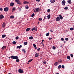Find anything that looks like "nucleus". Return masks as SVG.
Returning <instances> with one entry per match:
<instances>
[{"mask_svg": "<svg viewBox=\"0 0 74 74\" xmlns=\"http://www.w3.org/2000/svg\"><path fill=\"white\" fill-rule=\"evenodd\" d=\"M34 12H40L41 11V9H39V8H38L36 9H35L34 10Z\"/></svg>", "mask_w": 74, "mask_h": 74, "instance_id": "f257e3e1", "label": "nucleus"}, {"mask_svg": "<svg viewBox=\"0 0 74 74\" xmlns=\"http://www.w3.org/2000/svg\"><path fill=\"white\" fill-rule=\"evenodd\" d=\"M10 58L13 59H18L19 57L17 56H12Z\"/></svg>", "mask_w": 74, "mask_h": 74, "instance_id": "f03ea898", "label": "nucleus"}, {"mask_svg": "<svg viewBox=\"0 0 74 74\" xmlns=\"http://www.w3.org/2000/svg\"><path fill=\"white\" fill-rule=\"evenodd\" d=\"M15 1L16 2V3H17L18 4H19V5H21L22 4L19 0H15Z\"/></svg>", "mask_w": 74, "mask_h": 74, "instance_id": "7ed1b4c3", "label": "nucleus"}, {"mask_svg": "<svg viewBox=\"0 0 74 74\" xmlns=\"http://www.w3.org/2000/svg\"><path fill=\"white\" fill-rule=\"evenodd\" d=\"M18 71L19 73H21V74H22V73H23V70H22V69H18Z\"/></svg>", "mask_w": 74, "mask_h": 74, "instance_id": "20e7f679", "label": "nucleus"}, {"mask_svg": "<svg viewBox=\"0 0 74 74\" xmlns=\"http://www.w3.org/2000/svg\"><path fill=\"white\" fill-rule=\"evenodd\" d=\"M56 19V22H59V21H60V17H57Z\"/></svg>", "mask_w": 74, "mask_h": 74, "instance_id": "39448f33", "label": "nucleus"}, {"mask_svg": "<svg viewBox=\"0 0 74 74\" xmlns=\"http://www.w3.org/2000/svg\"><path fill=\"white\" fill-rule=\"evenodd\" d=\"M66 4V1L64 0H63L62 1V5H65Z\"/></svg>", "mask_w": 74, "mask_h": 74, "instance_id": "423d86ee", "label": "nucleus"}, {"mask_svg": "<svg viewBox=\"0 0 74 74\" xmlns=\"http://www.w3.org/2000/svg\"><path fill=\"white\" fill-rule=\"evenodd\" d=\"M4 11L7 12L8 11V7L5 8H4Z\"/></svg>", "mask_w": 74, "mask_h": 74, "instance_id": "0eeeda50", "label": "nucleus"}, {"mask_svg": "<svg viewBox=\"0 0 74 74\" xmlns=\"http://www.w3.org/2000/svg\"><path fill=\"white\" fill-rule=\"evenodd\" d=\"M3 18H4V16L3 14L0 15V19H2Z\"/></svg>", "mask_w": 74, "mask_h": 74, "instance_id": "6e6552de", "label": "nucleus"}, {"mask_svg": "<svg viewBox=\"0 0 74 74\" xmlns=\"http://www.w3.org/2000/svg\"><path fill=\"white\" fill-rule=\"evenodd\" d=\"M6 47H7L6 46H3V47H2V49H3V50H4V49H5V48H6Z\"/></svg>", "mask_w": 74, "mask_h": 74, "instance_id": "1a4fd4ad", "label": "nucleus"}, {"mask_svg": "<svg viewBox=\"0 0 74 74\" xmlns=\"http://www.w3.org/2000/svg\"><path fill=\"white\" fill-rule=\"evenodd\" d=\"M2 27H5V23H3V25H2Z\"/></svg>", "mask_w": 74, "mask_h": 74, "instance_id": "9d476101", "label": "nucleus"}, {"mask_svg": "<svg viewBox=\"0 0 74 74\" xmlns=\"http://www.w3.org/2000/svg\"><path fill=\"white\" fill-rule=\"evenodd\" d=\"M14 3L12 2L10 3V6H14Z\"/></svg>", "mask_w": 74, "mask_h": 74, "instance_id": "9b49d317", "label": "nucleus"}, {"mask_svg": "<svg viewBox=\"0 0 74 74\" xmlns=\"http://www.w3.org/2000/svg\"><path fill=\"white\" fill-rule=\"evenodd\" d=\"M29 2H27V1H25L23 2L24 4H29Z\"/></svg>", "mask_w": 74, "mask_h": 74, "instance_id": "f8f14e48", "label": "nucleus"}, {"mask_svg": "<svg viewBox=\"0 0 74 74\" xmlns=\"http://www.w3.org/2000/svg\"><path fill=\"white\" fill-rule=\"evenodd\" d=\"M55 1V0H51L50 2L51 3H53Z\"/></svg>", "mask_w": 74, "mask_h": 74, "instance_id": "ddd939ff", "label": "nucleus"}, {"mask_svg": "<svg viewBox=\"0 0 74 74\" xmlns=\"http://www.w3.org/2000/svg\"><path fill=\"white\" fill-rule=\"evenodd\" d=\"M68 1L67 2L68 3H69V4H71V0H68Z\"/></svg>", "mask_w": 74, "mask_h": 74, "instance_id": "4468645a", "label": "nucleus"}, {"mask_svg": "<svg viewBox=\"0 0 74 74\" xmlns=\"http://www.w3.org/2000/svg\"><path fill=\"white\" fill-rule=\"evenodd\" d=\"M17 49H18L19 48V49L20 48H22V45H20V46H18L16 47Z\"/></svg>", "mask_w": 74, "mask_h": 74, "instance_id": "2eb2a0df", "label": "nucleus"}, {"mask_svg": "<svg viewBox=\"0 0 74 74\" xmlns=\"http://www.w3.org/2000/svg\"><path fill=\"white\" fill-rule=\"evenodd\" d=\"M42 19L41 18H39L38 19V20L39 21H40V22H41V21H42Z\"/></svg>", "mask_w": 74, "mask_h": 74, "instance_id": "dca6fc26", "label": "nucleus"}, {"mask_svg": "<svg viewBox=\"0 0 74 74\" xmlns=\"http://www.w3.org/2000/svg\"><path fill=\"white\" fill-rule=\"evenodd\" d=\"M48 19H49L51 18V15L50 14H49L48 16H47Z\"/></svg>", "mask_w": 74, "mask_h": 74, "instance_id": "f3484780", "label": "nucleus"}, {"mask_svg": "<svg viewBox=\"0 0 74 74\" xmlns=\"http://www.w3.org/2000/svg\"><path fill=\"white\" fill-rule=\"evenodd\" d=\"M59 16L60 17V19H63V17L62 16V15H59Z\"/></svg>", "mask_w": 74, "mask_h": 74, "instance_id": "a211bd4d", "label": "nucleus"}, {"mask_svg": "<svg viewBox=\"0 0 74 74\" xmlns=\"http://www.w3.org/2000/svg\"><path fill=\"white\" fill-rule=\"evenodd\" d=\"M63 62V60H58V62L59 63H62V62Z\"/></svg>", "mask_w": 74, "mask_h": 74, "instance_id": "6ab92c4d", "label": "nucleus"}, {"mask_svg": "<svg viewBox=\"0 0 74 74\" xmlns=\"http://www.w3.org/2000/svg\"><path fill=\"white\" fill-rule=\"evenodd\" d=\"M35 57H38V53H36L35 55Z\"/></svg>", "mask_w": 74, "mask_h": 74, "instance_id": "aec40b11", "label": "nucleus"}, {"mask_svg": "<svg viewBox=\"0 0 74 74\" xmlns=\"http://www.w3.org/2000/svg\"><path fill=\"white\" fill-rule=\"evenodd\" d=\"M6 37V35H3L2 36V38H4Z\"/></svg>", "mask_w": 74, "mask_h": 74, "instance_id": "412c9836", "label": "nucleus"}, {"mask_svg": "<svg viewBox=\"0 0 74 74\" xmlns=\"http://www.w3.org/2000/svg\"><path fill=\"white\" fill-rule=\"evenodd\" d=\"M30 28H27L26 29V32H28L30 30Z\"/></svg>", "mask_w": 74, "mask_h": 74, "instance_id": "4be33fe9", "label": "nucleus"}, {"mask_svg": "<svg viewBox=\"0 0 74 74\" xmlns=\"http://www.w3.org/2000/svg\"><path fill=\"white\" fill-rule=\"evenodd\" d=\"M25 8L26 9H28L29 8V6L28 5H26L25 7Z\"/></svg>", "mask_w": 74, "mask_h": 74, "instance_id": "5701e85b", "label": "nucleus"}, {"mask_svg": "<svg viewBox=\"0 0 74 74\" xmlns=\"http://www.w3.org/2000/svg\"><path fill=\"white\" fill-rule=\"evenodd\" d=\"M16 62H17L18 63L19 62V59H16Z\"/></svg>", "mask_w": 74, "mask_h": 74, "instance_id": "b1692460", "label": "nucleus"}, {"mask_svg": "<svg viewBox=\"0 0 74 74\" xmlns=\"http://www.w3.org/2000/svg\"><path fill=\"white\" fill-rule=\"evenodd\" d=\"M43 63L44 64H46L47 63V62L45 60H43Z\"/></svg>", "mask_w": 74, "mask_h": 74, "instance_id": "393cba45", "label": "nucleus"}, {"mask_svg": "<svg viewBox=\"0 0 74 74\" xmlns=\"http://www.w3.org/2000/svg\"><path fill=\"white\" fill-rule=\"evenodd\" d=\"M58 62H55L54 63L55 66H57V65H58Z\"/></svg>", "mask_w": 74, "mask_h": 74, "instance_id": "a878e982", "label": "nucleus"}, {"mask_svg": "<svg viewBox=\"0 0 74 74\" xmlns=\"http://www.w3.org/2000/svg\"><path fill=\"white\" fill-rule=\"evenodd\" d=\"M33 61V59H30L28 61V63H30L31 62H32V61Z\"/></svg>", "mask_w": 74, "mask_h": 74, "instance_id": "bb28decb", "label": "nucleus"}, {"mask_svg": "<svg viewBox=\"0 0 74 74\" xmlns=\"http://www.w3.org/2000/svg\"><path fill=\"white\" fill-rule=\"evenodd\" d=\"M10 18L14 19V16H10Z\"/></svg>", "mask_w": 74, "mask_h": 74, "instance_id": "cd10ccee", "label": "nucleus"}, {"mask_svg": "<svg viewBox=\"0 0 74 74\" xmlns=\"http://www.w3.org/2000/svg\"><path fill=\"white\" fill-rule=\"evenodd\" d=\"M22 51L24 52V53H26V51H25V49H22Z\"/></svg>", "mask_w": 74, "mask_h": 74, "instance_id": "c85d7f7f", "label": "nucleus"}, {"mask_svg": "<svg viewBox=\"0 0 74 74\" xmlns=\"http://www.w3.org/2000/svg\"><path fill=\"white\" fill-rule=\"evenodd\" d=\"M33 38V36H31L29 37V39H30V40H32Z\"/></svg>", "mask_w": 74, "mask_h": 74, "instance_id": "c756f323", "label": "nucleus"}, {"mask_svg": "<svg viewBox=\"0 0 74 74\" xmlns=\"http://www.w3.org/2000/svg\"><path fill=\"white\" fill-rule=\"evenodd\" d=\"M49 32L46 34V36H49Z\"/></svg>", "mask_w": 74, "mask_h": 74, "instance_id": "7c9ffc66", "label": "nucleus"}, {"mask_svg": "<svg viewBox=\"0 0 74 74\" xmlns=\"http://www.w3.org/2000/svg\"><path fill=\"white\" fill-rule=\"evenodd\" d=\"M67 58L68 59H69V60H70V56H67Z\"/></svg>", "mask_w": 74, "mask_h": 74, "instance_id": "2f4dec72", "label": "nucleus"}, {"mask_svg": "<svg viewBox=\"0 0 74 74\" xmlns=\"http://www.w3.org/2000/svg\"><path fill=\"white\" fill-rule=\"evenodd\" d=\"M24 44L25 45H27V42H24Z\"/></svg>", "mask_w": 74, "mask_h": 74, "instance_id": "473e14b6", "label": "nucleus"}, {"mask_svg": "<svg viewBox=\"0 0 74 74\" xmlns=\"http://www.w3.org/2000/svg\"><path fill=\"white\" fill-rule=\"evenodd\" d=\"M35 29H36V28L34 27L32 29V31H33V30H35Z\"/></svg>", "mask_w": 74, "mask_h": 74, "instance_id": "72a5a7b5", "label": "nucleus"}, {"mask_svg": "<svg viewBox=\"0 0 74 74\" xmlns=\"http://www.w3.org/2000/svg\"><path fill=\"white\" fill-rule=\"evenodd\" d=\"M52 49H56V47L55 46H53L52 47Z\"/></svg>", "mask_w": 74, "mask_h": 74, "instance_id": "f704fd0d", "label": "nucleus"}, {"mask_svg": "<svg viewBox=\"0 0 74 74\" xmlns=\"http://www.w3.org/2000/svg\"><path fill=\"white\" fill-rule=\"evenodd\" d=\"M61 67H62V66H61V65H60L58 66V69H60L61 68Z\"/></svg>", "mask_w": 74, "mask_h": 74, "instance_id": "c9c22d12", "label": "nucleus"}, {"mask_svg": "<svg viewBox=\"0 0 74 74\" xmlns=\"http://www.w3.org/2000/svg\"><path fill=\"white\" fill-rule=\"evenodd\" d=\"M64 9L65 10H67V9H68V7H66L65 8H64Z\"/></svg>", "mask_w": 74, "mask_h": 74, "instance_id": "e433bc0d", "label": "nucleus"}, {"mask_svg": "<svg viewBox=\"0 0 74 74\" xmlns=\"http://www.w3.org/2000/svg\"><path fill=\"white\" fill-rule=\"evenodd\" d=\"M33 45L34 48H36V45L35 44H33Z\"/></svg>", "mask_w": 74, "mask_h": 74, "instance_id": "4c0bfd02", "label": "nucleus"}, {"mask_svg": "<svg viewBox=\"0 0 74 74\" xmlns=\"http://www.w3.org/2000/svg\"><path fill=\"white\" fill-rule=\"evenodd\" d=\"M12 44H16V42H15V41H13L12 42Z\"/></svg>", "mask_w": 74, "mask_h": 74, "instance_id": "58836bf2", "label": "nucleus"}, {"mask_svg": "<svg viewBox=\"0 0 74 74\" xmlns=\"http://www.w3.org/2000/svg\"><path fill=\"white\" fill-rule=\"evenodd\" d=\"M31 16H32V17H33V16H34V13L32 14Z\"/></svg>", "mask_w": 74, "mask_h": 74, "instance_id": "ea45409f", "label": "nucleus"}, {"mask_svg": "<svg viewBox=\"0 0 74 74\" xmlns=\"http://www.w3.org/2000/svg\"><path fill=\"white\" fill-rule=\"evenodd\" d=\"M19 39V37L18 36H16V40H18V39Z\"/></svg>", "mask_w": 74, "mask_h": 74, "instance_id": "a19ab883", "label": "nucleus"}, {"mask_svg": "<svg viewBox=\"0 0 74 74\" xmlns=\"http://www.w3.org/2000/svg\"><path fill=\"white\" fill-rule=\"evenodd\" d=\"M65 40H66V41H68L69 40V38H65Z\"/></svg>", "mask_w": 74, "mask_h": 74, "instance_id": "79ce46f5", "label": "nucleus"}, {"mask_svg": "<svg viewBox=\"0 0 74 74\" xmlns=\"http://www.w3.org/2000/svg\"><path fill=\"white\" fill-rule=\"evenodd\" d=\"M61 67L62 69H64V65H62Z\"/></svg>", "mask_w": 74, "mask_h": 74, "instance_id": "37998d69", "label": "nucleus"}, {"mask_svg": "<svg viewBox=\"0 0 74 74\" xmlns=\"http://www.w3.org/2000/svg\"><path fill=\"white\" fill-rule=\"evenodd\" d=\"M14 10H15V8H12V11H14Z\"/></svg>", "mask_w": 74, "mask_h": 74, "instance_id": "c03bdc74", "label": "nucleus"}, {"mask_svg": "<svg viewBox=\"0 0 74 74\" xmlns=\"http://www.w3.org/2000/svg\"><path fill=\"white\" fill-rule=\"evenodd\" d=\"M71 58H73V54H71Z\"/></svg>", "mask_w": 74, "mask_h": 74, "instance_id": "a18cd8bd", "label": "nucleus"}, {"mask_svg": "<svg viewBox=\"0 0 74 74\" xmlns=\"http://www.w3.org/2000/svg\"><path fill=\"white\" fill-rule=\"evenodd\" d=\"M51 11V10L49 9H48L47 10V12H50Z\"/></svg>", "mask_w": 74, "mask_h": 74, "instance_id": "49530a36", "label": "nucleus"}, {"mask_svg": "<svg viewBox=\"0 0 74 74\" xmlns=\"http://www.w3.org/2000/svg\"><path fill=\"white\" fill-rule=\"evenodd\" d=\"M70 30H73V28H71L70 29Z\"/></svg>", "mask_w": 74, "mask_h": 74, "instance_id": "de8ad7c7", "label": "nucleus"}, {"mask_svg": "<svg viewBox=\"0 0 74 74\" xmlns=\"http://www.w3.org/2000/svg\"><path fill=\"white\" fill-rule=\"evenodd\" d=\"M40 48H39V49H37L38 51H40Z\"/></svg>", "mask_w": 74, "mask_h": 74, "instance_id": "09e8293b", "label": "nucleus"}, {"mask_svg": "<svg viewBox=\"0 0 74 74\" xmlns=\"http://www.w3.org/2000/svg\"><path fill=\"white\" fill-rule=\"evenodd\" d=\"M52 38H49V40H52Z\"/></svg>", "mask_w": 74, "mask_h": 74, "instance_id": "8fccbe9b", "label": "nucleus"}, {"mask_svg": "<svg viewBox=\"0 0 74 74\" xmlns=\"http://www.w3.org/2000/svg\"><path fill=\"white\" fill-rule=\"evenodd\" d=\"M50 31H51V32H53V31L52 30V29H51Z\"/></svg>", "mask_w": 74, "mask_h": 74, "instance_id": "3c124183", "label": "nucleus"}, {"mask_svg": "<svg viewBox=\"0 0 74 74\" xmlns=\"http://www.w3.org/2000/svg\"><path fill=\"white\" fill-rule=\"evenodd\" d=\"M36 1H38V2H39V1H40V0H36Z\"/></svg>", "mask_w": 74, "mask_h": 74, "instance_id": "603ef678", "label": "nucleus"}, {"mask_svg": "<svg viewBox=\"0 0 74 74\" xmlns=\"http://www.w3.org/2000/svg\"><path fill=\"white\" fill-rule=\"evenodd\" d=\"M0 10L1 11H3V9H2L1 8H0Z\"/></svg>", "mask_w": 74, "mask_h": 74, "instance_id": "864d4df0", "label": "nucleus"}, {"mask_svg": "<svg viewBox=\"0 0 74 74\" xmlns=\"http://www.w3.org/2000/svg\"><path fill=\"white\" fill-rule=\"evenodd\" d=\"M61 39L62 41H64V39L63 38H61Z\"/></svg>", "mask_w": 74, "mask_h": 74, "instance_id": "5fc2aeb1", "label": "nucleus"}, {"mask_svg": "<svg viewBox=\"0 0 74 74\" xmlns=\"http://www.w3.org/2000/svg\"><path fill=\"white\" fill-rule=\"evenodd\" d=\"M42 43V45L44 47V44H43V43Z\"/></svg>", "mask_w": 74, "mask_h": 74, "instance_id": "6e6d98bb", "label": "nucleus"}, {"mask_svg": "<svg viewBox=\"0 0 74 74\" xmlns=\"http://www.w3.org/2000/svg\"><path fill=\"white\" fill-rule=\"evenodd\" d=\"M44 19H46V18L45 17H44Z\"/></svg>", "mask_w": 74, "mask_h": 74, "instance_id": "4d7b16f0", "label": "nucleus"}, {"mask_svg": "<svg viewBox=\"0 0 74 74\" xmlns=\"http://www.w3.org/2000/svg\"><path fill=\"white\" fill-rule=\"evenodd\" d=\"M44 42V40H42L41 43H43Z\"/></svg>", "mask_w": 74, "mask_h": 74, "instance_id": "13d9d810", "label": "nucleus"}, {"mask_svg": "<svg viewBox=\"0 0 74 74\" xmlns=\"http://www.w3.org/2000/svg\"><path fill=\"white\" fill-rule=\"evenodd\" d=\"M40 24V22H38V25Z\"/></svg>", "mask_w": 74, "mask_h": 74, "instance_id": "bf43d9fd", "label": "nucleus"}, {"mask_svg": "<svg viewBox=\"0 0 74 74\" xmlns=\"http://www.w3.org/2000/svg\"><path fill=\"white\" fill-rule=\"evenodd\" d=\"M64 43H66V41H64Z\"/></svg>", "mask_w": 74, "mask_h": 74, "instance_id": "052dcab7", "label": "nucleus"}, {"mask_svg": "<svg viewBox=\"0 0 74 74\" xmlns=\"http://www.w3.org/2000/svg\"><path fill=\"white\" fill-rule=\"evenodd\" d=\"M35 49H37V47H35Z\"/></svg>", "mask_w": 74, "mask_h": 74, "instance_id": "680f3d73", "label": "nucleus"}, {"mask_svg": "<svg viewBox=\"0 0 74 74\" xmlns=\"http://www.w3.org/2000/svg\"><path fill=\"white\" fill-rule=\"evenodd\" d=\"M63 47V46L62 45H61V47Z\"/></svg>", "mask_w": 74, "mask_h": 74, "instance_id": "e2e57ef3", "label": "nucleus"}, {"mask_svg": "<svg viewBox=\"0 0 74 74\" xmlns=\"http://www.w3.org/2000/svg\"><path fill=\"white\" fill-rule=\"evenodd\" d=\"M16 72H17V71H18V70H16Z\"/></svg>", "mask_w": 74, "mask_h": 74, "instance_id": "0e129e2a", "label": "nucleus"}, {"mask_svg": "<svg viewBox=\"0 0 74 74\" xmlns=\"http://www.w3.org/2000/svg\"><path fill=\"white\" fill-rule=\"evenodd\" d=\"M27 64H29V63H28Z\"/></svg>", "mask_w": 74, "mask_h": 74, "instance_id": "69168bd1", "label": "nucleus"}, {"mask_svg": "<svg viewBox=\"0 0 74 74\" xmlns=\"http://www.w3.org/2000/svg\"><path fill=\"white\" fill-rule=\"evenodd\" d=\"M8 58H9V59H10V57H9Z\"/></svg>", "mask_w": 74, "mask_h": 74, "instance_id": "338daca9", "label": "nucleus"}, {"mask_svg": "<svg viewBox=\"0 0 74 74\" xmlns=\"http://www.w3.org/2000/svg\"><path fill=\"white\" fill-rule=\"evenodd\" d=\"M36 31H37V29H36Z\"/></svg>", "mask_w": 74, "mask_h": 74, "instance_id": "774afa93", "label": "nucleus"}]
</instances>
